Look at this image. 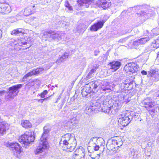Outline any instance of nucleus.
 I'll use <instances>...</instances> for the list:
<instances>
[{
  "label": "nucleus",
  "mask_w": 159,
  "mask_h": 159,
  "mask_svg": "<svg viewBox=\"0 0 159 159\" xmlns=\"http://www.w3.org/2000/svg\"><path fill=\"white\" fill-rule=\"evenodd\" d=\"M31 25H34L37 22V19L35 17H32L29 19Z\"/></svg>",
  "instance_id": "c9c22d12"
},
{
  "label": "nucleus",
  "mask_w": 159,
  "mask_h": 159,
  "mask_svg": "<svg viewBox=\"0 0 159 159\" xmlns=\"http://www.w3.org/2000/svg\"><path fill=\"white\" fill-rule=\"evenodd\" d=\"M147 152L146 151H145V154H146V153H147Z\"/></svg>",
  "instance_id": "0e129e2a"
},
{
  "label": "nucleus",
  "mask_w": 159,
  "mask_h": 159,
  "mask_svg": "<svg viewBox=\"0 0 159 159\" xmlns=\"http://www.w3.org/2000/svg\"><path fill=\"white\" fill-rule=\"evenodd\" d=\"M35 139L34 132L31 131H26L24 134L21 135L18 139L19 142L22 144L23 147L26 148L29 147L31 143L33 142Z\"/></svg>",
  "instance_id": "7ed1b4c3"
},
{
  "label": "nucleus",
  "mask_w": 159,
  "mask_h": 159,
  "mask_svg": "<svg viewBox=\"0 0 159 159\" xmlns=\"http://www.w3.org/2000/svg\"><path fill=\"white\" fill-rule=\"evenodd\" d=\"M61 155L60 154H56L53 155L52 157L54 159H60L61 158Z\"/></svg>",
  "instance_id": "37998d69"
},
{
  "label": "nucleus",
  "mask_w": 159,
  "mask_h": 159,
  "mask_svg": "<svg viewBox=\"0 0 159 159\" xmlns=\"http://www.w3.org/2000/svg\"><path fill=\"white\" fill-rule=\"evenodd\" d=\"M143 7V6H137L136 7V9L138 10L142 9Z\"/></svg>",
  "instance_id": "603ef678"
},
{
  "label": "nucleus",
  "mask_w": 159,
  "mask_h": 159,
  "mask_svg": "<svg viewBox=\"0 0 159 159\" xmlns=\"http://www.w3.org/2000/svg\"><path fill=\"white\" fill-rule=\"evenodd\" d=\"M27 43V42L26 40L23 38H20V39H18L17 40H15L14 43V45L16 46H21L23 45L26 44Z\"/></svg>",
  "instance_id": "5701e85b"
},
{
  "label": "nucleus",
  "mask_w": 159,
  "mask_h": 159,
  "mask_svg": "<svg viewBox=\"0 0 159 159\" xmlns=\"http://www.w3.org/2000/svg\"><path fill=\"white\" fill-rule=\"evenodd\" d=\"M111 67L110 69L112 71H115L118 69L120 66V62L118 61H113L110 63Z\"/></svg>",
  "instance_id": "4be33fe9"
},
{
  "label": "nucleus",
  "mask_w": 159,
  "mask_h": 159,
  "mask_svg": "<svg viewBox=\"0 0 159 159\" xmlns=\"http://www.w3.org/2000/svg\"><path fill=\"white\" fill-rule=\"evenodd\" d=\"M52 31H44L43 33V38H45V40H47L49 38H51Z\"/></svg>",
  "instance_id": "473e14b6"
},
{
  "label": "nucleus",
  "mask_w": 159,
  "mask_h": 159,
  "mask_svg": "<svg viewBox=\"0 0 159 159\" xmlns=\"http://www.w3.org/2000/svg\"><path fill=\"white\" fill-rule=\"evenodd\" d=\"M158 25H159V21L158 22Z\"/></svg>",
  "instance_id": "69168bd1"
},
{
  "label": "nucleus",
  "mask_w": 159,
  "mask_h": 159,
  "mask_svg": "<svg viewBox=\"0 0 159 159\" xmlns=\"http://www.w3.org/2000/svg\"><path fill=\"white\" fill-rule=\"evenodd\" d=\"M133 116L129 113L121 114L119 116L118 125L120 127L127 125L133 119Z\"/></svg>",
  "instance_id": "423d86ee"
},
{
  "label": "nucleus",
  "mask_w": 159,
  "mask_h": 159,
  "mask_svg": "<svg viewBox=\"0 0 159 159\" xmlns=\"http://www.w3.org/2000/svg\"><path fill=\"white\" fill-rule=\"evenodd\" d=\"M10 21L11 22H15L16 20V18H15L14 17H11L9 19Z\"/></svg>",
  "instance_id": "de8ad7c7"
},
{
  "label": "nucleus",
  "mask_w": 159,
  "mask_h": 159,
  "mask_svg": "<svg viewBox=\"0 0 159 159\" xmlns=\"http://www.w3.org/2000/svg\"><path fill=\"white\" fill-rule=\"evenodd\" d=\"M61 143L68 151H72L76 145V141L74 134L67 133L63 135L60 142V144Z\"/></svg>",
  "instance_id": "f257e3e1"
},
{
  "label": "nucleus",
  "mask_w": 159,
  "mask_h": 159,
  "mask_svg": "<svg viewBox=\"0 0 159 159\" xmlns=\"http://www.w3.org/2000/svg\"><path fill=\"white\" fill-rule=\"evenodd\" d=\"M92 91V89H90V87L86 84L84 88L82 90L81 93L83 96H85L87 97L89 96H88Z\"/></svg>",
  "instance_id": "6ab92c4d"
},
{
  "label": "nucleus",
  "mask_w": 159,
  "mask_h": 159,
  "mask_svg": "<svg viewBox=\"0 0 159 159\" xmlns=\"http://www.w3.org/2000/svg\"><path fill=\"white\" fill-rule=\"evenodd\" d=\"M95 71V70L93 68L89 72V73L87 75V78L88 79H89L91 78L93 75V73Z\"/></svg>",
  "instance_id": "4c0bfd02"
},
{
  "label": "nucleus",
  "mask_w": 159,
  "mask_h": 159,
  "mask_svg": "<svg viewBox=\"0 0 159 159\" xmlns=\"http://www.w3.org/2000/svg\"><path fill=\"white\" fill-rule=\"evenodd\" d=\"M52 39L56 40H61L62 39L61 32H54L52 31L51 33Z\"/></svg>",
  "instance_id": "aec40b11"
},
{
  "label": "nucleus",
  "mask_w": 159,
  "mask_h": 159,
  "mask_svg": "<svg viewBox=\"0 0 159 159\" xmlns=\"http://www.w3.org/2000/svg\"><path fill=\"white\" fill-rule=\"evenodd\" d=\"M152 45L153 46V47L155 48H157L159 47V38L158 37L155 40L152 42Z\"/></svg>",
  "instance_id": "f704fd0d"
},
{
  "label": "nucleus",
  "mask_w": 159,
  "mask_h": 159,
  "mask_svg": "<svg viewBox=\"0 0 159 159\" xmlns=\"http://www.w3.org/2000/svg\"><path fill=\"white\" fill-rule=\"evenodd\" d=\"M139 69V66L135 63H129L125 66L124 70L128 74H132L137 71Z\"/></svg>",
  "instance_id": "1a4fd4ad"
},
{
  "label": "nucleus",
  "mask_w": 159,
  "mask_h": 159,
  "mask_svg": "<svg viewBox=\"0 0 159 159\" xmlns=\"http://www.w3.org/2000/svg\"><path fill=\"white\" fill-rule=\"evenodd\" d=\"M69 56V54L67 52H65L64 54L62 55L61 57V58L62 60L64 61V60L66 58H68Z\"/></svg>",
  "instance_id": "79ce46f5"
},
{
  "label": "nucleus",
  "mask_w": 159,
  "mask_h": 159,
  "mask_svg": "<svg viewBox=\"0 0 159 159\" xmlns=\"http://www.w3.org/2000/svg\"><path fill=\"white\" fill-rule=\"evenodd\" d=\"M47 1V0H46L45 2H44V4H45L46 3H48V2Z\"/></svg>",
  "instance_id": "052dcab7"
},
{
  "label": "nucleus",
  "mask_w": 159,
  "mask_h": 159,
  "mask_svg": "<svg viewBox=\"0 0 159 159\" xmlns=\"http://www.w3.org/2000/svg\"><path fill=\"white\" fill-rule=\"evenodd\" d=\"M123 34L121 32H117L116 33L114 34V37L115 38H116L120 36H121Z\"/></svg>",
  "instance_id": "c03bdc74"
},
{
  "label": "nucleus",
  "mask_w": 159,
  "mask_h": 159,
  "mask_svg": "<svg viewBox=\"0 0 159 159\" xmlns=\"http://www.w3.org/2000/svg\"><path fill=\"white\" fill-rule=\"evenodd\" d=\"M150 51V49L148 48L147 49L145 50V52H147Z\"/></svg>",
  "instance_id": "13d9d810"
},
{
  "label": "nucleus",
  "mask_w": 159,
  "mask_h": 159,
  "mask_svg": "<svg viewBox=\"0 0 159 159\" xmlns=\"http://www.w3.org/2000/svg\"><path fill=\"white\" fill-rule=\"evenodd\" d=\"M49 125H46L43 128V132L40 139L39 144L35 151L36 154H39L40 153L43 152L44 150L48 148L49 145L47 142V137L50 130Z\"/></svg>",
  "instance_id": "f03ea898"
},
{
  "label": "nucleus",
  "mask_w": 159,
  "mask_h": 159,
  "mask_svg": "<svg viewBox=\"0 0 159 159\" xmlns=\"http://www.w3.org/2000/svg\"><path fill=\"white\" fill-rule=\"evenodd\" d=\"M11 9L10 5L5 1L0 0V13L7 14L10 13Z\"/></svg>",
  "instance_id": "9d476101"
},
{
  "label": "nucleus",
  "mask_w": 159,
  "mask_h": 159,
  "mask_svg": "<svg viewBox=\"0 0 159 159\" xmlns=\"http://www.w3.org/2000/svg\"><path fill=\"white\" fill-rule=\"evenodd\" d=\"M141 73L143 75H147V72L146 71L144 70H143L142 71H141Z\"/></svg>",
  "instance_id": "5fc2aeb1"
},
{
  "label": "nucleus",
  "mask_w": 159,
  "mask_h": 159,
  "mask_svg": "<svg viewBox=\"0 0 159 159\" xmlns=\"http://www.w3.org/2000/svg\"><path fill=\"white\" fill-rule=\"evenodd\" d=\"M46 98H44L43 99H38V102H41V103H43L44 100H45Z\"/></svg>",
  "instance_id": "6e6d98bb"
},
{
  "label": "nucleus",
  "mask_w": 159,
  "mask_h": 159,
  "mask_svg": "<svg viewBox=\"0 0 159 159\" xmlns=\"http://www.w3.org/2000/svg\"><path fill=\"white\" fill-rule=\"evenodd\" d=\"M103 87H101V89L102 90L104 91H107V92H110L111 89L108 87L109 85V83L107 81H104L103 84Z\"/></svg>",
  "instance_id": "2f4dec72"
},
{
  "label": "nucleus",
  "mask_w": 159,
  "mask_h": 159,
  "mask_svg": "<svg viewBox=\"0 0 159 159\" xmlns=\"http://www.w3.org/2000/svg\"><path fill=\"white\" fill-rule=\"evenodd\" d=\"M88 150L89 152V155L92 159H98L100 156V154H96L94 152H89V148H88Z\"/></svg>",
  "instance_id": "7c9ffc66"
},
{
  "label": "nucleus",
  "mask_w": 159,
  "mask_h": 159,
  "mask_svg": "<svg viewBox=\"0 0 159 159\" xmlns=\"http://www.w3.org/2000/svg\"><path fill=\"white\" fill-rule=\"evenodd\" d=\"M2 31L0 29V39L2 38Z\"/></svg>",
  "instance_id": "bf43d9fd"
},
{
  "label": "nucleus",
  "mask_w": 159,
  "mask_h": 159,
  "mask_svg": "<svg viewBox=\"0 0 159 159\" xmlns=\"http://www.w3.org/2000/svg\"><path fill=\"white\" fill-rule=\"evenodd\" d=\"M99 2L100 6L104 9L108 8L111 5L110 2L107 1L106 0H100Z\"/></svg>",
  "instance_id": "b1692460"
},
{
  "label": "nucleus",
  "mask_w": 159,
  "mask_h": 159,
  "mask_svg": "<svg viewBox=\"0 0 159 159\" xmlns=\"http://www.w3.org/2000/svg\"><path fill=\"white\" fill-rule=\"evenodd\" d=\"M117 93H119L117 95L119 97V98L120 97V98L119 100L122 102L126 104L130 101V99L129 98V95L126 94V92H125V90H119L117 91Z\"/></svg>",
  "instance_id": "9b49d317"
},
{
  "label": "nucleus",
  "mask_w": 159,
  "mask_h": 159,
  "mask_svg": "<svg viewBox=\"0 0 159 159\" xmlns=\"http://www.w3.org/2000/svg\"><path fill=\"white\" fill-rule=\"evenodd\" d=\"M85 156V150L82 147H80L74 152L73 158L74 159H84Z\"/></svg>",
  "instance_id": "f8f14e48"
},
{
  "label": "nucleus",
  "mask_w": 159,
  "mask_h": 159,
  "mask_svg": "<svg viewBox=\"0 0 159 159\" xmlns=\"http://www.w3.org/2000/svg\"><path fill=\"white\" fill-rule=\"evenodd\" d=\"M90 87V89H92V92H94L96 89L97 88L98 85V82L97 81H93L89 82L87 84Z\"/></svg>",
  "instance_id": "393cba45"
},
{
  "label": "nucleus",
  "mask_w": 159,
  "mask_h": 159,
  "mask_svg": "<svg viewBox=\"0 0 159 159\" xmlns=\"http://www.w3.org/2000/svg\"><path fill=\"white\" fill-rule=\"evenodd\" d=\"M133 81H131L129 79H126L120 84L121 87V90H124L125 92L126 90L131 89L133 88Z\"/></svg>",
  "instance_id": "ddd939ff"
},
{
  "label": "nucleus",
  "mask_w": 159,
  "mask_h": 159,
  "mask_svg": "<svg viewBox=\"0 0 159 159\" xmlns=\"http://www.w3.org/2000/svg\"><path fill=\"white\" fill-rule=\"evenodd\" d=\"M129 114L131 115L132 116H133V118H136L138 117V115L137 114H135L134 113H131Z\"/></svg>",
  "instance_id": "09e8293b"
},
{
  "label": "nucleus",
  "mask_w": 159,
  "mask_h": 159,
  "mask_svg": "<svg viewBox=\"0 0 159 159\" xmlns=\"http://www.w3.org/2000/svg\"><path fill=\"white\" fill-rule=\"evenodd\" d=\"M94 55L95 56H96L97 55V53H95Z\"/></svg>",
  "instance_id": "680f3d73"
},
{
  "label": "nucleus",
  "mask_w": 159,
  "mask_h": 159,
  "mask_svg": "<svg viewBox=\"0 0 159 159\" xmlns=\"http://www.w3.org/2000/svg\"><path fill=\"white\" fill-rule=\"evenodd\" d=\"M54 64V63H50L49 64H48V65H46V69H49L50 68L51 66L53 65V64Z\"/></svg>",
  "instance_id": "8fccbe9b"
},
{
  "label": "nucleus",
  "mask_w": 159,
  "mask_h": 159,
  "mask_svg": "<svg viewBox=\"0 0 159 159\" xmlns=\"http://www.w3.org/2000/svg\"><path fill=\"white\" fill-rule=\"evenodd\" d=\"M31 8L32 7H31L26 8L25 9L23 13L24 15L27 16L30 15L32 13V11L31 10Z\"/></svg>",
  "instance_id": "72a5a7b5"
},
{
  "label": "nucleus",
  "mask_w": 159,
  "mask_h": 159,
  "mask_svg": "<svg viewBox=\"0 0 159 159\" xmlns=\"http://www.w3.org/2000/svg\"><path fill=\"white\" fill-rule=\"evenodd\" d=\"M48 92L47 90H44L42 93L40 94H39V95L42 98H44L45 96L47 94Z\"/></svg>",
  "instance_id": "ea45409f"
},
{
  "label": "nucleus",
  "mask_w": 159,
  "mask_h": 159,
  "mask_svg": "<svg viewBox=\"0 0 159 159\" xmlns=\"http://www.w3.org/2000/svg\"><path fill=\"white\" fill-rule=\"evenodd\" d=\"M95 108H93V107H87L86 108V110L87 111L86 112V113L87 114H89L92 111H93V110H94Z\"/></svg>",
  "instance_id": "e433bc0d"
},
{
  "label": "nucleus",
  "mask_w": 159,
  "mask_h": 159,
  "mask_svg": "<svg viewBox=\"0 0 159 159\" xmlns=\"http://www.w3.org/2000/svg\"><path fill=\"white\" fill-rule=\"evenodd\" d=\"M88 0H78L77 2L79 5L82 6V5L86 2H87Z\"/></svg>",
  "instance_id": "58836bf2"
},
{
  "label": "nucleus",
  "mask_w": 159,
  "mask_h": 159,
  "mask_svg": "<svg viewBox=\"0 0 159 159\" xmlns=\"http://www.w3.org/2000/svg\"><path fill=\"white\" fill-rule=\"evenodd\" d=\"M7 145L10 148V149L13 152L14 155L16 157L20 158L21 147L18 143L8 142L7 143Z\"/></svg>",
  "instance_id": "6e6552de"
},
{
  "label": "nucleus",
  "mask_w": 159,
  "mask_h": 159,
  "mask_svg": "<svg viewBox=\"0 0 159 159\" xmlns=\"http://www.w3.org/2000/svg\"><path fill=\"white\" fill-rule=\"evenodd\" d=\"M103 140L102 138H97L96 137H93L90 140L89 144H93V147L95 151L98 150L99 148V142Z\"/></svg>",
  "instance_id": "dca6fc26"
},
{
  "label": "nucleus",
  "mask_w": 159,
  "mask_h": 159,
  "mask_svg": "<svg viewBox=\"0 0 159 159\" xmlns=\"http://www.w3.org/2000/svg\"><path fill=\"white\" fill-rule=\"evenodd\" d=\"M34 7V6H33V7Z\"/></svg>",
  "instance_id": "774afa93"
},
{
  "label": "nucleus",
  "mask_w": 159,
  "mask_h": 159,
  "mask_svg": "<svg viewBox=\"0 0 159 159\" xmlns=\"http://www.w3.org/2000/svg\"><path fill=\"white\" fill-rule=\"evenodd\" d=\"M149 39V38L148 37L142 38L134 41L133 44L134 46H136L143 45L148 41Z\"/></svg>",
  "instance_id": "412c9836"
},
{
  "label": "nucleus",
  "mask_w": 159,
  "mask_h": 159,
  "mask_svg": "<svg viewBox=\"0 0 159 159\" xmlns=\"http://www.w3.org/2000/svg\"><path fill=\"white\" fill-rule=\"evenodd\" d=\"M155 62L157 64H159V52L158 53L157 57L155 60Z\"/></svg>",
  "instance_id": "49530a36"
},
{
  "label": "nucleus",
  "mask_w": 159,
  "mask_h": 159,
  "mask_svg": "<svg viewBox=\"0 0 159 159\" xmlns=\"http://www.w3.org/2000/svg\"><path fill=\"white\" fill-rule=\"evenodd\" d=\"M148 75L150 80L153 82H156L159 80V74L158 71L155 70H152L148 72Z\"/></svg>",
  "instance_id": "2eb2a0df"
},
{
  "label": "nucleus",
  "mask_w": 159,
  "mask_h": 159,
  "mask_svg": "<svg viewBox=\"0 0 159 159\" xmlns=\"http://www.w3.org/2000/svg\"><path fill=\"white\" fill-rule=\"evenodd\" d=\"M144 34L145 35H149V31L147 30L144 32ZM153 34V35H157L159 34V29L158 28H155L153 29L151 31V32L150 33L151 34Z\"/></svg>",
  "instance_id": "c756f323"
},
{
  "label": "nucleus",
  "mask_w": 159,
  "mask_h": 159,
  "mask_svg": "<svg viewBox=\"0 0 159 159\" xmlns=\"http://www.w3.org/2000/svg\"><path fill=\"white\" fill-rule=\"evenodd\" d=\"M140 14L141 16H143L146 19H148L151 16L150 11H148L146 10L141 11Z\"/></svg>",
  "instance_id": "c85d7f7f"
},
{
  "label": "nucleus",
  "mask_w": 159,
  "mask_h": 159,
  "mask_svg": "<svg viewBox=\"0 0 159 159\" xmlns=\"http://www.w3.org/2000/svg\"><path fill=\"white\" fill-rule=\"evenodd\" d=\"M90 2L89 1H88L87 2L84 3L82 6L85 7L86 8H88L89 7V3Z\"/></svg>",
  "instance_id": "a18cd8bd"
},
{
  "label": "nucleus",
  "mask_w": 159,
  "mask_h": 159,
  "mask_svg": "<svg viewBox=\"0 0 159 159\" xmlns=\"http://www.w3.org/2000/svg\"><path fill=\"white\" fill-rule=\"evenodd\" d=\"M63 61L61 59V58L60 57L59 59H57L56 62L57 64H60Z\"/></svg>",
  "instance_id": "3c124183"
},
{
  "label": "nucleus",
  "mask_w": 159,
  "mask_h": 159,
  "mask_svg": "<svg viewBox=\"0 0 159 159\" xmlns=\"http://www.w3.org/2000/svg\"><path fill=\"white\" fill-rule=\"evenodd\" d=\"M30 46L29 47H28V48H29Z\"/></svg>",
  "instance_id": "338daca9"
},
{
  "label": "nucleus",
  "mask_w": 159,
  "mask_h": 159,
  "mask_svg": "<svg viewBox=\"0 0 159 159\" xmlns=\"http://www.w3.org/2000/svg\"><path fill=\"white\" fill-rule=\"evenodd\" d=\"M123 144L121 139L119 137L112 140H109L107 144V147L110 151H112L116 153L118 152L119 148Z\"/></svg>",
  "instance_id": "20e7f679"
},
{
  "label": "nucleus",
  "mask_w": 159,
  "mask_h": 159,
  "mask_svg": "<svg viewBox=\"0 0 159 159\" xmlns=\"http://www.w3.org/2000/svg\"><path fill=\"white\" fill-rule=\"evenodd\" d=\"M25 34V30L22 29H17L14 30L11 33L12 35H22Z\"/></svg>",
  "instance_id": "a878e982"
},
{
  "label": "nucleus",
  "mask_w": 159,
  "mask_h": 159,
  "mask_svg": "<svg viewBox=\"0 0 159 159\" xmlns=\"http://www.w3.org/2000/svg\"><path fill=\"white\" fill-rule=\"evenodd\" d=\"M147 156H150V155H147Z\"/></svg>",
  "instance_id": "e2e57ef3"
},
{
  "label": "nucleus",
  "mask_w": 159,
  "mask_h": 159,
  "mask_svg": "<svg viewBox=\"0 0 159 159\" xmlns=\"http://www.w3.org/2000/svg\"><path fill=\"white\" fill-rule=\"evenodd\" d=\"M9 125L6 121H0V134H4L6 130L9 129Z\"/></svg>",
  "instance_id": "a211bd4d"
},
{
  "label": "nucleus",
  "mask_w": 159,
  "mask_h": 159,
  "mask_svg": "<svg viewBox=\"0 0 159 159\" xmlns=\"http://www.w3.org/2000/svg\"><path fill=\"white\" fill-rule=\"evenodd\" d=\"M97 101L99 104L100 107H101V110L102 112L109 114L112 113L111 109L112 106L108 107L107 105V104H108V103H107L106 97L104 96H102L100 99L98 100Z\"/></svg>",
  "instance_id": "39448f33"
},
{
  "label": "nucleus",
  "mask_w": 159,
  "mask_h": 159,
  "mask_svg": "<svg viewBox=\"0 0 159 159\" xmlns=\"http://www.w3.org/2000/svg\"><path fill=\"white\" fill-rule=\"evenodd\" d=\"M2 52L0 53V60L1 59H3L4 58V57H3V56H2Z\"/></svg>",
  "instance_id": "4d7b16f0"
},
{
  "label": "nucleus",
  "mask_w": 159,
  "mask_h": 159,
  "mask_svg": "<svg viewBox=\"0 0 159 159\" xmlns=\"http://www.w3.org/2000/svg\"><path fill=\"white\" fill-rule=\"evenodd\" d=\"M78 122V120L75 117H74L71 119L69 121H68L66 124L67 126L69 125V127L70 128L71 126H75V125L77 124Z\"/></svg>",
  "instance_id": "bb28decb"
},
{
  "label": "nucleus",
  "mask_w": 159,
  "mask_h": 159,
  "mask_svg": "<svg viewBox=\"0 0 159 159\" xmlns=\"http://www.w3.org/2000/svg\"><path fill=\"white\" fill-rule=\"evenodd\" d=\"M6 92V91L5 90L0 91V96L3 95Z\"/></svg>",
  "instance_id": "864d4df0"
},
{
  "label": "nucleus",
  "mask_w": 159,
  "mask_h": 159,
  "mask_svg": "<svg viewBox=\"0 0 159 159\" xmlns=\"http://www.w3.org/2000/svg\"><path fill=\"white\" fill-rule=\"evenodd\" d=\"M22 86V84H18L10 87L8 89L9 91L7 92V95L6 96V98L9 100L13 99L14 97L17 95L18 92V91L16 92Z\"/></svg>",
  "instance_id": "0eeeda50"
},
{
  "label": "nucleus",
  "mask_w": 159,
  "mask_h": 159,
  "mask_svg": "<svg viewBox=\"0 0 159 159\" xmlns=\"http://www.w3.org/2000/svg\"><path fill=\"white\" fill-rule=\"evenodd\" d=\"M105 21L103 20L99 21L94 24L90 27V30L96 31L101 28L103 25Z\"/></svg>",
  "instance_id": "f3484780"
},
{
  "label": "nucleus",
  "mask_w": 159,
  "mask_h": 159,
  "mask_svg": "<svg viewBox=\"0 0 159 159\" xmlns=\"http://www.w3.org/2000/svg\"><path fill=\"white\" fill-rule=\"evenodd\" d=\"M21 125L22 126L26 129L30 128L32 127V125L28 120H23L21 121Z\"/></svg>",
  "instance_id": "cd10ccee"
},
{
  "label": "nucleus",
  "mask_w": 159,
  "mask_h": 159,
  "mask_svg": "<svg viewBox=\"0 0 159 159\" xmlns=\"http://www.w3.org/2000/svg\"><path fill=\"white\" fill-rule=\"evenodd\" d=\"M44 70V69L43 68H39L33 70L32 71L30 72L25 75L23 78V81H25V79L29 76H31L33 75H38L40 74L41 72L43 71Z\"/></svg>",
  "instance_id": "4468645a"
},
{
  "label": "nucleus",
  "mask_w": 159,
  "mask_h": 159,
  "mask_svg": "<svg viewBox=\"0 0 159 159\" xmlns=\"http://www.w3.org/2000/svg\"><path fill=\"white\" fill-rule=\"evenodd\" d=\"M64 5L66 7L68 8V9L69 11L72 10V9L71 7L70 6L68 1H66L65 2Z\"/></svg>",
  "instance_id": "a19ab883"
}]
</instances>
